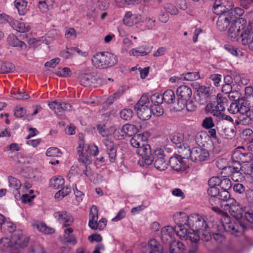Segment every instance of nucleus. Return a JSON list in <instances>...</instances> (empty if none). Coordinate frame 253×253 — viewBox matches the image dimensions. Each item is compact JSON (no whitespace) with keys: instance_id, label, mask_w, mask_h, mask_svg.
<instances>
[{"instance_id":"f257e3e1","label":"nucleus","mask_w":253,"mask_h":253,"mask_svg":"<svg viewBox=\"0 0 253 253\" xmlns=\"http://www.w3.org/2000/svg\"><path fill=\"white\" fill-rule=\"evenodd\" d=\"M0 226L1 232L7 234L14 232L11 239L3 238L0 240V243L10 253H19L20 249L26 247L29 243L28 237L24 236L21 231H15L14 224L6 219L5 217L0 213Z\"/></svg>"},{"instance_id":"f03ea898","label":"nucleus","mask_w":253,"mask_h":253,"mask_svg":"<svg viewBox=\"0 0 253 253\" xmlns=\"http://www.w3.org/2000/svg\"><path fill=\"white\" fill-rule=\"evenodd\" d=\"M228 38L233 42H241L244 45H248L253 50V32L252 27L247 25L246 20L240 18L231 23L228 27Z\"/></svg>"},{"instance_id":"7ed1b4c3","label":"nucleus","mask_w":253,"mask_h":253,"mask_svg":"<svg viewBox=\"0 0 253 253\" xmlns=\"http://www.w3.org/2000/svg\"><path fill=\"white\" fill-rule=\"evenodd\" d=\"M149 134L145 131L141 133L134 135L130 140L132 147L136 149L137 154L142 157V160L139 161L138 164L144 167L152 164V154L151 147L146 144L145 141L148 139Z\"/></svg>"},{"instance_id":"20e7f679","label":"nucleus","mask_w":253,"mask_h":253,"mask_svg":"<svg viewBox=\"0 0 253 253\" xmlns=\"http://www.w3.org/2000/svg\"><path fill=\"white\" fill-rule=\"evenodd\" d=\"M212 210L222 215L220 221L225 231L236 236H239L243 234L245 228L244 224L240 223V226L237 225L234 220H232L227 213L219 209L218 206H213Z\"/></svg>"},{"instance_id":"39448f33","label":"nucleus","mask_w":253,"mask_h":253,"mask_svg":"<svg viewBox=\"0 0 253 253\" xmlns=\"http://www.w3.org/2000/svg\"><path fill=\"white\" fill-rule=\"evenodd\" d=\"M118 59L114 54L109 52H99L91 59L92 64L96 68L106 69L117 64Z\"/></svg>"},{"instance_id":"423d86ee","label":"nucleus","mask_w":253,"mask_h":253,"mask_svg":"<svg viewBox=\"0 0 253 253\" xmlns=\"http://www.w3.org/2000/svg\"><path fill=\"white\" fill-rule=\"evenodd\" d=\"M150 106H151V104L148 96L145 94L142 95L134 106V109L140 119L146 121L151 118L152 110H151Z\"/></svg>"},{"instance_id":"0eeeda50","label":"nucleus","mask_w":253,"mask_h":253,"mask_svg":"<svg viewBox=\"0 0 253 253\" xmlns=\"http://www.w3.org/2000/svg\"><path fill=\"white\" fill-rule=\"evenodd\" d=\"M222 205L223 206L224 210L228 211L230 214L237 219V221L235 222L237 225L240 226V223L245 225V231L247 228L246 225L245 223L240 221V219L243 217L244 211L239 204L234 199H231L226 202H224Z\"/></svg>"},{"instance_id":"6e6552de","label":"nucleus","mask_w":253,"mask_h":253,"mask_svg":"<svg viewBox=\"0 0 253 253\" xmlns=\"http://www.w3.org/2000/svg\"><path fill=\"white\" fill-rule=\"evenodd\" d=\"M98 211L96 206L92 205L89 211L88 226L93 230H103L106 226L107 220L101 218L98 221Z\"/></svg>"},{"instance_id":"1a4fd4ad","label":"nucleus","mask_w":253,"mask_h":253,"mask_svg":"<svg viewBox=\"0 0 253 253\" xmlns=\"http://www.w3.org/2000/svg\"><path fill=\"white\" fill-rule=\"evenodd\" d=\"M180 153L183 156L184 158L190 159L193 161H204L209 157V153L206 149L200 147H194L192 150L189 148H185L180 151Z\"/></svg>"},{"instance_id":"9d476101","label":"nucleus","mask_w":253,"mask_h":253,"mask_svg":"<svg viewBox=\"0 0 253 253\" xmlns=\"http://www.w3.org/2000/svg\"><path fill=\"white\" fill-rule=\"evenodd\" d=\"M104 84L101 78H96L90 68L83 70L80 73V84L86 86L97 87Z\"/></svg>"},{"instance_id":"9b49d317","label":"nucleus","mask_w":253,"mask_h":253,"mask_svg":"<svg viewBox=\"0 0 253 253\" xmlns=\"http://www.w3.org/2000/svg\"><path fill=\"white\" fill-rule=\"evenodd\" d=\"M109 7V4L105 0H98L95 2L89 1L85 7L87 16L90 17H95L99 11H105Z\"/></svg>"},{"instance_id":"f8f14e48","label":"nucleus","mask_w":253,"mask_h":253,"mask_svg":"<svg viewBox=\"0 0 253 253\" xmlns=\"http://www.w3.org/2000/svg\"><path fill=\"white\" fill-rule=\"evenodd\" d=\"M83 145L81 155H80V161L85 166L89 165L91 163L90 156H96L98 154L99 150L97 146L94 144L89 145H84V142L80 140V148Z\"/></svg>"},{"instance_id":"ddd939ff","label":"nucleus","mask_w":253,"mask_h":253,"mask_svg":"<svg viewBox=\"0 0 253 253\" xmlns=\"http://www.w3.org/2000/svg\"><path fill=\"white\" fill-rule=\"evenodd\" d=\"M188 227L195 229L198 232L207 231L208 224L204 217L198 214L189 215Z\"/></svg>"},{"instance_id":"4468645a","label":"nucleus","mask_w":253,"mask_h":253,"mask_svg":"<svg viewBox=\"0 0 253 253\" xmlns=\"http://www.w3.org/2000/svg\"><path fill=\"white\" fill-rule=\"evenodd\" d=\"M164 151L161 148L156 149L152 154V163L158 170L163 171L167 169L168 163L165 159Z\"/></svg>"},{"instance_id":"2eb2a0df","label":"nucleus","mask_w":253,"mask_h":253,"mask_svg":"<svg viewBox=\"0 0 253 253\" xmlns=\"http://www.w3.org/2000/svg\"><path fill=\"white\" fill-rule=\"evenodd\" d=\"M250 108L244 98L242 97L237 99L235 102L231 103L229 107L228 108V111L230 114H240L241 113L252 111L250 110Z\"/></svg>"},{"instance_id":"dca6fc26","label":"nucleus","mask_w":253,"mask_h":253,"mask_svg":"<svg viewBox=\"0 0 253 253\" xmlns=\"http://www.w3.org/2000/svg\"><path fill=\"white\" fill-rule=\"evenodd\" d=\"M176 93L178 96V105L183 107L184 103L191 99L192 94V90L187 85H181L177 88Z\"/></svg>"},{"instance_id":"f3484780","label":"nucleus","mask_w":253,"mask_h":253,"mask_svg":"<svg viewBox=\"0 0 253 253\" xmlns=\"http://www.w3.org/2000/svg\"><path fill=\"white\" fill-rule=\"evenodd\" d=\"M237 19H235L234 17L228 11L222 13L218 18L216 23L218 29L221 31L226 30L229 27L231 23L234 22Z\"/></svg>"},{"instance_id":"a211bd4d","label":"nucleus","mask_w":253,"mask_h":253,"mask_svg":"<svg viewBox=\"0 0 253 253\" xmlns=\"http://www.w3.org/2000/svg\"><path fill=\"white\" fill-rule=\"evenodd\" d=\"M231 172V178L235 182H239L243 179V167L236 160H233L232 164L229 167Z\"/></svg>"},{"instance_id":"6ab92c4d","label":"nucleus","mask_w":253,"mask_h":253,"mask_svg":"<svg viewBox=\"0 0 253 253\" xmlns=\"http://www.w3.org/2000/svg\"><path fill=\"white\" fill-rule=\"evenodd\" d=\"M53 216L64 227L70 226L74 221L72 216L65 211L54 212Z\"/></svg>"},{"instance_id":"aec40b11","label":"nucleus","mask_w":253,"mask_h":253,"mask_svg":"<svg viewBox=\"0 0 253 253\" xmlns=\"http://www.w3.org/2000/svg\"><path fill=\"white\" fill-rule=\"evenodd\" d=\"M232 157L233 160H236L239 162L250 163L253 159V154L243 148H239L233 153Z\"/></svg>"},{"instance_id":"412c9836","label":"nucleus","mask_w":253,"mask_h":253,"mask_svg":"<svg viewBox=\"0 0 253 253\" xmlns=\"http://www.w3.org/2000/svg\"><path fill=\"white\" fill-rule=\"evenodd\" d=\"M50 109L54 112L57 115H60L65 111H70L71 110V106L70 104L63 101L55 100L48 103Z\"/></svg>"},{"instance_id":"4be33fe9","label":"nucleus","mask_w":253,"mask_h":253,"mask_svg":"<svg viewBox=\"0 0 253 253\" xmlns=\"http://www.w3.org/2000/svg\"><path fill=\"white\" fill-rule=\"evenodd\" d=\"M232 6V2L229 0H215L213 6L214 13L220 16L228 11V8Z\"/></svg>"},{"instance_id":"5701e85b","label":"nucleus","mask_w":253,"mask_h":253,"mask_svg":"<svg viewBox=\"0 0 253 253\" xmlns=\"http://www.w3.org/2000/svg\"><path fill=\"white\" fill-rule=\"evenodd\" d=\"M143 21L141 15L133 14L131 11L126 12L123 18V23L128 27L133 26Z\"/></svg>"},{"instance_id":"b1692460","label":"nucleus","mask_w":253,"mask_h":253,"mask_svg":"<svg viewBox=\"0 0 253 253\" xmlns=\"http://www.w3.org/2000/svg\"><path fill=\"white\" fill-rule=\"evenodd\" d=\"M183 156L176 155L169 159V163L171 168L174 170L179 171L186 169L187 166L183 160Z\"/></svg>"},{"instance_id":"393cba45","label":"nucleus","mask_w":253,"mask_h":253,"mask_svg":"<svg viewBox=\"0 0 253 253\" xmlns=\"http://www.w3.org/2000/svg\"><path fill=\"white\" fill-rule=\"evenodd\" d=\"M63 234L61 236L60 241L63 243H69L74 246L77 243L72 228L67 226L66 227H62Z\"/></svg>"},{"instance_id":"a878e982","label":"nucleus","mask_w":253,"mask_h":253,"mask_svg":"<svg viewBox=\"0 0 253 253\" xmlns=\"http://www.w3.org/2000/svg\"><path fill=\"white\" fill-rule=\"evenodd\" d=\"M201 238L206 241H209L211 239V236L207 231L198 232L195 229L190 228L188 231V234L186 239H189L191 242H197L199 238Z\"/></svg>"},{"instance_id":"bb28decb","label":"nucleus","mask_w":253,"mask_h":253,"mask_svg":"<svg viewBox=\"0 0 253 253\" xmlns=\"http://www.w3.org/2000/svg\"><path fill=\"white\" fill-rule=\"evenodd\" d=\"M175 229L171 226H166L163 227L161 230V238L164 243L171 244L173 241Z\"/></svg>"},{"instance_id":"cd10ccee","label":"nucleus","mask_w":253,"mask_h":253,"mask_svg":"<svg viewBox=\"0 0 253 253\" xmlns=\"http://www.w3.org/2000/svg\"><path fill=\"white\" fill-rule=\"evenodd\" d=\"M143 253H162V248L155 239H151L148 245V251L145 250L146 247L145 243H142L140 245Z\"/></svg>"},{"instance_id":"c85d7f7f","label":"nucleus","mask_w":253,"mask_h":253,"mask_svg":"<svg viewBox=\"0 0 253 253\" xmlns=\"http://www.w3.org/2000/svg\"><path fill=\"white\" fill-rule=\"evenodd\" d=\"M8 183L9 187L11 191L13 194H14L15 199L18 200L20 198L21 195L20 188L22 186L21 181L16 178L9 176Z\"/></svg>"},{"instance_id":"c756f323","label":"nucleus","mask_w":253,"mask_h":253,"mask_svg":"<svg viewBox=\"0 0 253 253\" xmlns=\"http://www.w3.org/2000/svg\"><path fill=\"white\" fill-rule=\"evenodd\" d=\"M253 122V112L248 111L246 113L238 114L235 124L237 125H249Z\"/></svg>"},{"instance_id":"7c9ffc66","label":"nucleus","mask_w":253,"mask_h":253,"mask_svg":"<svg viewBox=\"0 0 253 253\" xmlns=\"http://www.w3.org/2000/svg\"><path fill=\"white\" fill-rule=\"evenodd\" d=\"M120 131H122V133L120 136H117V138L122 139L126 136H132L133 137L134 135H136L135 133L137 132L138 129L134 125L126 124L117 130L118 132Z\"/></svg>"},{"instance_id":"2f4dec72","label":"nucleus","mask_w":253,"mask_h":253,"mask_svg":"<svg viewBox=\"0 0 253 253\" xmlns=\"http://www.w3.org/2000/svg\"><path fill=\"white\" fill-rule=\"evenodd\" d=\"M172 142L175 145V146L179 149L180 151H182V149L188 148V143L184 139V135L182 133H176L174 135L171 139Z\"/></svg>"},{"instance_id":"473e14b6","label":"nucleus","mask_w":253,"mask_h":253,"mask_svg":"<svg viewBox=\"0 0 253 253\" xmlns=\"http://www.w3.org/2000/svg\"><path fill=\"white\" fill-rule=\"evenodd\" d=\"M207 112L210 113L212 115L217 117H220L222 113L224 111V108L218 105L214 102L208 103L206 107Z\"/></svg>"},{"instance_id":"72a5a7b5","label":"nucleus","mask_w":253,"mask_h":253,"mask_svg":"<svg viewBox=\"0 0 253 253\" xmlns=\"http://www.w3.org/2000/svg\"><path fill=\"white\" fill-rule=\"evenodd\" d=\"M32 225L34 229L45 234H52L54 233V229L47 226L44 223L40 221H33Z\"/></svg>"},{"instance_id":"f704fd0d","label":"nucleus","mask_w":253,"mask_h":253,"mask_svg":"<svg viewBox=\"0 0 253 253\" xmlns=\"http://www.w3.org/2000/svg\"><path fill=\"white\" fill-rule=\"evenodd\" d=\"M103 142L106 147L107 152L109 155L110 162H115L116 160L117 150L113 143L108 139H105Z\"/></svg>"},{"instance_id":"c9c22d12","label":"nucleus","mask_w":253,"mask_h":253,"mask_svg":"<svg viewBox=\"0 0 253 253\" xmlns=\"http://www.w3.org/2000/svg\"><path fill=\"white\" fill-rule=\"evenodd\" d=\"M10 24L14 30L20 33H26L30 30V27L28 24L12 18L10 21Z\"/></svg>"},{"instance_id":"e433bc0d","label":"nucleus","mask_w":253,"mask_h":253,"mask_svg":"<svg viewBox=\"0 0 253 253\" xmlns=\"http://www.w3.org/2000/svg\"><path fill=\"white\" fill-rule=\"evenodd\" d=\"M173 219L177 226L186 225L188 226L189 216L184 212H177L173 215Z\"/></svg>"},{"instance_id":"4c0bfd02","label":"nucleus","mask_w":253,"mask_h":253,"mask_svg":"<svg viewBox=\"0 0 253 253\" xmlns=\"http://www.w3.org/2000/svg\"><path fill=\"white\" fill-rule=\"evenodd\" d=\"M149 53V51H148V48L144 45L132 48L128 52L129 56L135 57L145 56Z\"/></svg>"},{"instance_id":"58836bf2","label":"nucleus","mask_w":253,"mask_h":253,"mask_svg":"<svg viewBox=\"0 0 253 253\" xmlns=\"http://www.w3.org/2000/svg\"><path fill=\"white\" fill-rule=\"evenodd\" d=\"M99 133L103 137H106L112 135L115 131V127L113 126H107L105 125H99L97 126Z\"/></svg>"},{"instance_id":"ea45409f","label":"nucleus","mask_w":253,"mask_h":253,"mask_svg":"<svg viewBox=\"0 0 253 253\" xmlns=\"http://www.w3.org/2000/svg\"><path fill=\"white\" fill-rule=\"evenodd\" d=\"M64 183V179L62 176L60 175L54 176L50 180L49 185L53 189H58L62 187Z\"/></svg>"},{"instance_id":"a19ab883","label":"nucleus","mask_w":253,"mask_h":253,"mask_svg":"<svg viewBox=\"0 0 253 253\" xmlns=\"http://www.w3.org/2000/svg\"><path fill=\"white\" fill-rule=\"evenodd\" d=\"M184 245L180 241H173L169 245L170 253H180L185 250Z\"/></svg>"},{"instance_id":"79ce46f5","label":"nucleus","mask_w":253,"mask_h":253,"mask_svg":"<svg viewBox=\"0 0 253 253\" xmlns=\"http://www.w3.org/2000/svg\"><path fill=\"white\" fill-rule=\"evenodd\" d=\"M163 100L167 104H172L175 102V95L171 89H167L163 94Z\"/></svg>"},{"instance_id":"37998d69","label":"nucleus","mask_w":253,"mask_h":253,"mask_svg":"<svg viewBox=\"0 0 253 253\" xmlns=\"http://www.w3.org/2000/svg\"><path fill=\"white\" fill-rule=\"evenodd\" d=\"M187 227H188V226H186V225H181L174 228L175 233H176V235L179 236L180 238H187L189 230L187 229Z\"/></svg>"},{"instance_id":"c03bdc74","label":"nucleus","mask_w":253,"mask_h":253,"mask_svg":"<svg viewBox=\"0 0 253 253\" xmlns=\"http://www.w3.org/2000/svg\"><path fill=\"white\" fill-rule=\"evenodd\" d=\"M250 107H253V89L252 86L245 88V96L243 97Z\"/></svg>"},{"instance_id":"a18cd8bd","label":"nucleus","mask_w":253,"mask_h":253,"mask_svg":"<svg viewBox=\"0 0 253 253\" xmlns=\"http://www.w3.org/2000/svg\"><path fill=\"white\" fill-rule=\"evenodd\" d=\"M14 5L20 15H23L26 13L27 2L25 0H15Z\"/></svg>"},{"instance_id":"49530a36","label":"nucleus","mask_w":253,"mask_h":253,"mask_svg":"<svg viewBox=\"0 0 253 253\" xmlns=\"http://www.w3.org/2000/svg\"><path fill=\"white\" fill-rule=\"evenodd\" d=\"M52 0H45L39 2L38 7L42 12L45 13L48 11L52 7Z\"/></svg>"},{"instance_id":"de8ad7c7","label":"nucleus","mask_w":253,"mask_h":253,"mask_svg":"<svg viewBox=\"0 0 253 253\" xmlns=\"http://www.w3.org/2000/svg\"><path fill=\"white\" fill-rule=\"evenodd\" d=\"M183 81H192L200 79L199 72H187L182 74Z\"/></svg>"},{"instance_id":"09e8293b","label":"nucleus","mask_w":253,"mask_h":253,"mask_svg":"<svg viewBox=\"0 0 253 253\" xmlns=\"http://www.w3.org/2000/svg\"><path fill=\"white\" fill-rule=\"evenodd\" d=\"M15 70V67L13 64L10 62L2 63L0 67V73H8L12 72Z\"/></svg>"},{"instance_id":"8fccbe9b","label":"nucleus","mask_w":253,"mask_h":253,"mask_svg":"<svg viewBox=\"0 0 253 253\" xmlns=\"http://www.w3.org/2000/svg\"><path fill=\"white\" fill-rule=\"evenodd\" d=\"M120 115L122 119L125 121H128L132 117L133 113L131 109L125 108L121 111Z\"/></svg>"},{"instance_id":"3c124183","label":"nucleus","mask_w":253,"mask_h":253,"mask_svg":"<svg viewBox=\"0 0 253 253\" xmlns=\"http://www.w3.org/2000/svg\"><path fill=\"white\" fill-rule=\"evenodd\" d=\"M210 87L205 85H201L197 89V94L199 96L208 97L210 94Z\"/></svg>"},{"instance_id":"603ef678","label":"nucleus","mask_w":253,"mask_h":253,"mask_svg":"<svg viewBox=\"0 0 253 253\" xmlns=\"http://www.w3.org/2000/svg\"><path fill=\"white\" fill-rule=\"evenodd\" d=\"M150 102L152 105L161 104L163 102V96L159 93H154L150 98Z\"/></svg>"},{"instance_id":"864d4df0","label":"nucleus","mask_w":253,"mask_h":253,"mask_svg":"<svg viewBox=\"0 0 253 253\" xmlns=\"http://www.w3.org/2000/svg\"><path fill=\"white\" fill-rule=\"evenodd\" d=\"M15 160L20 164H28L30 162V157L21 153H18L16 155Z\"/></svg>"},{"instance_id":"5fc2aeb1","label":"nucleus","mask_w":253,"mask_h":253,"mask_svg":"<svg viewBox=\"0 0 253 253\" xmlns=\"http://www.w3.org/2000/svg\"><path fill=\"white\" fill-rule=\"evenodd\" d=\"M215 102L219 106L223 107L224 108V110H225V107L227 105L228 99L225 95L218 93L216 96V101Z\"/></svg>"},{"instance_id":"6e6d98bb","label":"nucleus","mask_w":253,"mask_h":253,"mask_svg":"<svg viewBox=\"0 0 253 253\" xmlns=\"http://www.w3.org/2000/svg\"><path fill=\"white\" fill-rule=\"evenodd\" d=\"M72 72L71 70L67 68L64 67L59 68L56 72V74L59 77L67 78L71 76Z\"/></svg>"},{"instance_id":"4d7b16f0","label":"nucleus","mask_w":253,"mask_h":253,"mask_svg":"<svg viewBox=\"0 0 253 253\" xmlns=\"http://www.w3.org/2000/svg\"><path fill=\"white\" fill-rule=\"evenodd\" d=\"M61 154L60 150L56 147H50L46 151V155L48 157H59Z\"/></svg>"},{"instance_id":"13d9d810","label":"nucleus","mask_w":253,"mask_h":253,"mask_svg":"<svg viewBox=\"0 0 253 253\" xmlns=\"http://www.w3.org/2000/svg\"><path fill=\"white\" fill-rule=\"evenodd\" d=\"M186 108V110L189 112L194 111L196 109V106L194 103L190 99L188 101H186V103H184V106L182 107L181 106H179L178 110H183Z\"/></svg>"},{"instance_id":"bf43d9fd","label":"nucleus","mask_w":253,"mask_h":253,"mask_svg":"<svg viewBox=\"0 0 253 253\" xmlns=\"http://www.w3.org/2000/svg\"><path fill=\"white\" fill-rule=\"evenodd\" d=\"M152 113L154 116L156 117H160L164 114V110L161 106V104L152 105L150 106Z\"/></svg>"},{"instance_id":"052dcab7","label":"nucleus","mask_w":253,"mask_h":253,"mask_svg":"<svg viewBox=\"0 0 253 253\" xmlns=\"http://www.w3.org/2000/svg\"><path fill=\"white\" fill-rule=\"evenodd\" d=\"M22 174L27 178H34L36 177V171L33 169L28 167L22 171Z\"/></svg>"},{"instance_id":"680f3d73","label":"nucleus","mask_w":253,"mask_h":253,"mask_svg":"<svg viewBox=\"0 0 253 253\" xmlns=\"http://www.w3.org/2000/svg\"><path fill=\"white\" fill-rule=\"evenodd\" d=\"M231 181L229 178H223L220 179L219 186L221 188L222 190L228 191L231 188Z\"/></svg>"},{"instance_id":"e2e57ef3","label":"nucleus","mask_w":253,"mask_h":253,"mask_svg":"<svg viewBox=\"0 0 253 253\" xmlns=\"http://www.w3.org/2000/svg\"><path fill=\"white\" fill-rule=\"evenodd\" d=\"M28 253H45V251L41 245L35 244L30 248Z\"/></svg>"},{"instance_id":"0e129e2a","label":"nucleus","mask_w":253,"mask_h":253,"mask_svg":"<svg viewBox=\"0 0 253 253\" xmlns=\"http://www.w3.org/2000/svg\"><path fill=\"white\" fill-rule=\"evenodd\" d=\"M70 189L67 187H64L55 195V199H61L68 195L70 192Z\"/></svg>"},{"instance_id":"69168bd1","label":"nucleus","mask_w":253,"mask_h":253,"mask_svg":"<svg viewBox=\"0 0 253 253\" xmlns=\"http://www.w3.org/2000/svg\"><path fill=\"white\" fill-rule=\"evenodd\" d=\"M77 33L73 28H66L65 29V37L67 39L72 40L76 37Z\"/></svg>"},{"instance_id":"338daca9","label":"nucleus","mask_w":253,"mask_h":253,"mask_svg":"<svg viewBox=\"0 0 253 253\" xmlns=\"http://www.w3.org/2000/svg\"><path fill=\"white\" fill-rule=\"evenodd\" d=\"M202 126L204 128L206 129H210L213 127L214 126V124L212 118L211 117L205 118L203 121Z\"/></svg>"},{"instance_id":"774afa93","label":"nucleus","mask_w":253,"mask_h":253,"mask_svg":"<svg viewBox=\"0 0 253 253\" xmlns=\"http://www.w3.org/2000/svg\"><path fill=\"white\" fill-rule=\"evenodd\" d=\"M229 12L234 17L235 19H240L239 18L243 13L244 10L240 7H235L234 9L229 10Z\"/></svg>"}]
</instances>
